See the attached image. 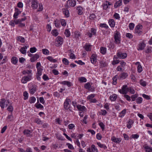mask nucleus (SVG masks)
<instances>
[{
	"mask_svg": "<svg viewBox=\"0 0 152 152\" xmlns=\"http://www.w3.org/2000/svg\"><path fill=\"white\" fill-rule=\"evenodd\" d=\"M47 59L50 61V62H53V63H56L57 62V60L56 59H53L52 56H48L47 57Z\"/></svg>",
	"mask_w": 152,
	"mask_h": 152,
	"instance_id": "31",
	"label": "nucleus"
},
{
	"mask_svg": "<svg viewBox=\"0 0 152 152\" xmlns=\"http://www.w3.org/2000/svg\"><path fill=\"white\" fill-rule=\"evenodd\" d=\"M42 66H41V63L39 62H38L36 64V68L37 72L36 75H41L42 72L43 71Z\"/></svg>",
	"mask_w": 152,
	"mask_h": 152,
	"instance_id": "2",
	"label": "nucleus"
},
{
	"mask_svg": "<svg viewBox=\"0 0 152 152\" xmlns=\"http://www.w3.org/2000/svg\"><path fill=\"white\" fill-rule=\"evenodd\" d=\"M37 50V49L35 47L31 48H30V51L32 53L35 52Z\"/></svg>",
	"mask_w": 152,
	"mask_h": 152,
	"instance_id": "52",
	"label": "nucleus"
},
{
	"mask_svg": "<svg viewBox=\"0 0 152 152\" xmlns=\"http://www.w3.org/2000/svg\"><path fill=\"white\" fill-rule=\"evenodd\" d=\"M78 80L81 83L86 82L87 81V80L86 77H81L78 78Z\"/></svg>",
	"mask_w": 152,
	"mask_h": 152,
	"instance_id": "37",
	"label": "nucleus"
},
{
	"mask_svg": "<svg viewBox=\"0 0 152 152\" xmlns=\"http://www.w3.org/2000/svg\"><path fill=\"white\" fill-rule=\"evenodd\" d=\"M62 11L63 13L65 15L66 17L68 16V15H69V12L68 10L66 9H63L62 10Z\"/></svg>",
	"mask_w": 152,
	"mask_h": 152,
	"instance_id": "43",
	"label": "nucleus"
},
{
	"mask_svg": "<svg viewBox=\"0 0 152 152\" xmlns=\"http://www.w3.org/2000/svg\"><path fill=\"white\" fill-rule=\"evenodd\" d=\"M35 121L38 124H42V121L38 118L35 119Z\"/></svg>",
	"mask_w": 152,
	"mask_h": 152,
	"instance_id": "64",
	"label": "nucleus"
},
{
	"mask_svg": "<svg viewBox=\"0 0 152 152\" xmlns=\"http://www.w3.org/2000/svg\"><path fill=\"white\" fill-rule=\"evenodd\" d=\"M127 111V110L125 109L123 110L119 114L118 116L121 118H122L125 115Z\"/></svg>",
	"mask_w": 152,
	"mask_h": 152,
	"instance_id": "24",
	"label": "nucleus"
},
{
	"mask_svg": "<svg viewBox=\"0 0 152 152\" xmlns=\"http://www.w3.org/2000/svg\"><path fill=\"white\" fill-rule=\"evenodd\" d=\"M134 24L133 23H130L129 24V27L130 30H132L134 29Z\"/></svg>",
	"mask_w": 152,
	"mask_h": 152,
	"instance_id": "51",
	"label": "nucleus"
},
{
	"mask_svg": "<svg viewBox=\"0 0 152 152\" xmlns=\"http://www.w3.org/2000/svg\"><path fill=\"white\" fill-rule=\"evenodd\" d=\"M35 106L38 109H42L43 108V106L40 104H35Z\"/></svg>",
	"mask_w": 152,
	"mask_h": 152,
	"instance_id": "57",
	"label": "nucleus"
},
{
	"mask_svg": "<svg viewBox=\"0 0 152 152\" xmlns=\"http://www.w3.org/2000/svg\"><path fill=\"white\" fill-rule=\"evenodd\" d=\"M96 94H94L89 95L87 97V100H88L89 101H90L92 99H93V98H94Z\"/></svg>",
	"mask_w": 152,
	"mask_h": 152,
	"instance_id": "34",
	"label": "nucleus"
},
{
	"mask_svg": "<svg viewBox=\"0 0 152 152\" xmlns=\"http://www.w3.org/2000/svg\"><path fill=\"white\" fill-rule=\"evenodd\" d=\"M6 100L4 99H2L0 101V106L2 109L4 107Z\"/></svg>",
	"mask_w": 152,
	"mask_h": 152,
	"instance_id": "27",
	"label": "nucleus"
},
{
	"mask_svg": "<svg viewBox=\"0 0 152 152\" xmlns=\"http://www.w3.org/2000/svg\"><path fill=\"white\" fill-rule=\"evenodd\" d=\"M23 96H24V100H26L28 99V93L26 91H25L23 93Z\"/></svg>",
	"mask_w": 152,
	"mask_h": 152,
	"instance_id": "60",
	"label": "nucleus"
},
{
	"mask_svg": "<svg viewBox=\"0 0 152 152\" xmlns=\"http://www.w3.org/2000/svg\"><path fill=\"white\" fill-rule=\"evenodd\" d=\"M28 80V76H26L23 77L21 81L22 83H26Z\"/></svg>",
	"mask_w": 152,
	"mask_h": 152,
	"instance_id": "38",
	"label": "nucleus"
},
{
	"mask_svg": "<svg viewBox=\"0 0 152 152\" xmlns=\"http://www.w3.org/2000/svg\"><path fill=\"white\" fill-rule=\"evenodd\" d=\"M122 3L121 0H119L116 2L114 6L115 8H117L118 7L121 6L122 4Z\"/></svg>",
	"mask_w": 152,
	"mask_h": 152,
	"instance_id": "33",
	"label": "nucleus"
},
{
	"mask_svg": "<svg viewBox=\"0 0 152 152\" xmlns=\"http://www.w3.org/2000/svg\"><path fill=\"white\" fill-rule=\"evenodd\" d=\"M113 17L116 19L119 20L120 18L119 14L116 13H115L114 14Z\"/></svg>",
	"mask_w": 152,
	"mask_h": 152,
	"instance_id": "62",
	"label": "nucleus"
},
{
	"mask_svg": "<svg viewBox=\"0 0 152 152\" xmlns=\"http://www.w3.org/2000/svg\"><path fill=\"white\" fill-rule=\"evenodd\" d=\"M38 3L37 1L33 0L31 3V6L34 9H36L38 6Z\"/></svg>",
	"mask_w": 152,
	"mask_h": 152,
	"instance_id": "21",
	"label": "nucleus"
},
{
	"mask_svg": "<svg viewBox=\"0 0 152 152\" xmlns=\"http://www.w3.org/2000/svg\"><path fill=\"white\" fill-rule=\"evenodd\" d=\"M75 62L81 65H82L85 64V63L82 62V61L80 60H79L78 61H75Z\"/></svg>",
	"mask_w": 152,
	"mask_h": 152,
	"instance_id": "61",
	"label": "nucleus"
},
{
	"mask_svg": "<svg viewBox=\"0 0 152 152\" xmlns=\"http://www.w3.org/2000/svg\"><path fill=\"white\" fill-rule=\"evenodd\" d=\"M99 125L100 127L102 129V131H103L104 129L105 125L102 122H100L99 123Z\"/></svg>",
	"mask_w": 152,
	"mask_h": 152,
	"instance_id": "63",
	"label": "nucleus"
},
{
	"mask_svg": "<svg viewBox=\"0 0 152 152\" xmlns=\"http://www.w3.org/2000/svg\"><path fill=\"white\" fill-rule=\"evenodd\" d=\"M99 26L102 28H104L105 29H107L109 28L108 26L104 23L100 24Z\"/></svg>",
	"mask_w": 152,
	"mask_h": 152,
	"instance_id": "45",
	"label": "nucleus"
},
{
	"mask_svg": "<svg viewBox=\"0 0 152 152\" xmlns=\"http://www.w3.org/2000/svg\"><path fill=\"white\" fill-rule=\"evenodd\" d=\"M110 5L109 2L106 1L103 4V9L104 10H106Z\"/></svg>",
	"mask_w": 152,
	"mask_h": 152,
	"instance_id": "23",
	"label": "nucleus"
},
{
	"mask_svg": "<svg viewBox=\"0 0 152 152\" xmlns=\"http://www.w3.org/2000/svg\"><path fill=\"white\" fill-rule=\"evenodd\" d=\"M144 147L145 149V152L151 151L152 150V148L146 145H144Z\"/></svg>",
	"mask_w": 152,
	"mask_h": 152,
	"instance_id": "29",
	"label": "nucleus"
},
{
	"mask_svg": "<svg viewBox=\"0 0 152 152\" xmlns=\"http://www.w3.org/2000/svg\"><path fill=\"white\" fill-rule=\"evenodd\" d=\"M28 48V46H25L21 48L20 51L23 54H25L26 53V49Z\"/></svg>",
	"mask_w": 152,
	"mask_h": 152,
	"instance_id": "30",
	"label": "nucleus"
},
{
	"mask_svg": "<svg viewBox=\"0 0 152 152\" xmlns=\"http://www.w3.org/2000/svg\"><path fill=\"white\" fill-rule=\"evenodd\" d=\"M97 144L100 148H103L104 149H106L107 148V147L106 145L104 144H102L100 142H97L96 143Z\"/></svg>",
	"mask_w": 152,
	"mask_h": 152,
	"instance_id": "28",
	"label": "nucleus"
},
{
	"mask_svg": "<svg viewBox=\"0 0 152 152\" xmlns=\"http://www.w3.org/2000/svg\"><path fill=\"white\" fill-rule=\"evenodd\" d=\"M73 37L76 39H78L80 36V33L78 31H75L74 32L73 35Z\"/></svg>",
	"mask_w": 152,
	"mask_h": 152,
	"instance_id": "18",
	"label": "nucleus"
},
{
	"mask_svg": "<svg viewBox=\"0 0 152 152\" xmlns=\"http://www.w3.org/2000/svg\"><path fill=\"white\" fill-rule=\"evenodd\" d=\"M77 108L80 112L85 113L87 110V108L85 106L80 104H78L77 105Z\"/></svg>",
	"mask_w": 152,
	"mask_h": 152,
	"instance_id": "7",
	"label": "nucleus"
},
{
	"mask_svg": "<svg viewBox=\"0 0 152 152\" xmlns=\"http://www.w3.org/2000/svg\"><path fill=\"white\" fill-rule=\"evenodd\" d=\"M134 121L131 119H129L127 124V127L129 129H130L132 127V125L134 123Z\"/></svg>",
	"mask_w": 152,
	"mask_h": 152,
	"instance_id": "26",
	"label": "nucleus"
},
{
	"mask_svg": "<svg viewBox=\"0 0 152 152\" xmlns=\"http://www.w3.org/2000/svg\"><path fill=\"white\" fill-rule=\"evenodd\" d=\"M118 91L121 94H125L129 91V88L127 85H124L121 89H119Z\"/></svg>",
	"mask_w": 152,
	"mask_h": 152,
	"instance_id": "5",
	"label": "nucleus"
},
{
	"mask_svg": "<svg viewBox=\"0 0 152 152\" xmlns=\"http://www.w3.org/2000/svg\"><path fill=\"white\" fill-rule=\"evenodd\" d=\"M12 62L13 64H16L18 62L17 58L15 57H13L12 58Z\"/></svg>",
	"mask_w": 152,
	"mask_h": 152,
	"instance_id": "54",
	"label": "nucleus"
},
{
	"mask_svg": "<svg viewBox=\"0 0 152 152\" xmlns=\"http://www.w3.org/2000/svg\"><path fill=\"white\" fill-rule=\"evenodd\" d=\"M91 62L93 64H95L96 62V55L95 54H93L91 56Z\"/></svg>",
	"mask_w": 152,
	"mask_h": 152,
	"instance_id": "16",
	"label": "nucleus"
},
{
	"mask_svg": "<svg viewBox=\"0 0 152 152\" xmlns=\"http://www.w3.org/2000/svg\"><path fill=\"white\" fill-rule=\"evenodd\" d=\"M60 21L56 19L54 21V23L56 27L58 28L60 26Z\"/></svg>",
	"mask_w": 152,
	"mask_h": 152,
	"instance_id": "32",
	"label": "nucleus"
},
{
	"mask_svg": "<svg viewBox=\"0 0 152 152\" xmlns=\"http://www.w3.org/2000/svg\"><path fill=\"white\" fill-rule=\"evenodd\" d=\"M100 52L103 54H104L106 52V48L104 47H101L100 48Z\"/></svg>",
	"mask_w": 152,
	"mask_h": 152,
	"instance_id": "41",
	"label": "nucleus"
},
{
	"mask_svg": "<svg viewBox=\"0 0 152 152\" xmlns=\"http://www.w3.org/2000/svg\"><path fill=\"white\" fill-rule=\"evenodd\" d=\"M118 76L117 75H115L114 77L113 78V81L112 82V84L114 85H115L116 84V81L117 80V78Z\"/></svg>",
	"mask_w": 152,
	"mask_h": 152,
	"instance_id": "42",
	"label": "nucleus"
},
{
	"mask_svg": "<svg viewBox=\"0 0 152 152\" xmlns=\"http://www.w3.org/2000/svg\"><path fill=\"white\" fill-rule=\"evenodd\" d=\"M84 88L88 90L93 91H94V88L91 87V85L90 83L88 82L86 83L84 86Z\"/></svg>",
	"mask_w": 152,
	"mask_h": 152,
	"instance_id": "13",
	"label": "nucleus"
},
{
	"mask_svg": "<svg viewBox=\"0 0 152 152\" xmlns=\"http://www.w3.org/2000/svg\"><path fill=\"white\" fill-rule=\"evenodd\" d=\"M52 34L55 37L57 36L58 34V33L56 30H53L51 32Z\"/></svg>",
	"mask_w": 152,
	"mask_h": 152,
	"instance_id": "48",
	"label": "nucleus"
},
{
	"mask_svg": "<svg viewBox=\"0 0 152 152\" xmlns=\"http://www.w3.org/2000/svg\"><path fill=\"white\" fill-rule=\"evenodd\" d=\"M63 63L65 65H68L69 64V61L66 58H64L62 59Z\"/></svg>",
	"mask_w": 152,
	"mask_h": 152,
	"instance_id": "46",
	"label": "nucleus"
},
{
	"mask_svg": "<svg viewBox=\"0 0 152 152\" xmlns=\"http://www.w3.org/2000/svg\"><path fill=\"white\" fill-rule=\"evenodd\" d=\"M100 66L102 67H105L107 66V64L104 61H101L100 62Z\"/></svg>",
	"mask_w": 152,
	"mask_h": 152,
	"instance_id": "55",
	"label": "nucleus"
},
{
	"mask_svg": "<svg viewBox=\"0 0 152 152\" xmlns=\"http://www.w3.org/2000/svg\"><path fill=\"white\" fill-rule=\"evenodd\" d=\"M111 139L112 141L117 143H119L121 141L120 138H117L114 136L112 137Z\"/></svg>",
	"mask_w": 152,
	"mask_h": 152,
	"instance_id": "14",
	"label": "nucleus"
},
{
	"mask_svg": "<svg viewBox=\"0 0 152 152\" xmlns=\"http://www.w3.org/2000/svg\"><path fill=\"white\" fill-rule=\"evenodd\" d=\"M142 26L141 25L138 24L137 25L135 28V33L137 34L138 35H140L142 34Z\"/></svg>",
	"mask_w": 152,
	"mask_h": 152,
	"instance_id": "4",
	"label": "nucleus"
},
{
	"mask_svg": "<svg viewBox=\"0 0 152 152\" xmlns=\"http://www.w3.org/2000/svg\"><path fill=\"white\" fill-rule=\"evenodd\" d=\"M15 12L14 14L13 17L14 18L16 19L18 18V16L21 13V12L18 8H15Z\"/></svg>",
	"mask_w": 152,
	"mask_h": 152,
	"instance_id": "19",
	"label": "nucleus"
},
{
	"mask_svg": "<svg viewBox=\"0 0 152 152\" xmlns=\"http://www.w3.org/2000/svg\"><path fill=\"white\" fill-rule=\"evenodd\" d=\"M42 53L44 54L48 55L49 54V50L46 49H44L42 50Z\"/></svg>",
	"mask_w": 152,
	"mask_h": 152,
	"instance_id": "59",
	"label": "nucleus"
},
{
	"mask_svg": "<svg viewBox=\"0 0 152 152\" xmlns=\"http://www.w3.org/2000/svg\"><path fill=\"white\" fill-rule=\"evenodd\" d=\"M36 100V98L34 96H32L30 98L29 102L31 104L35 102Z\"/></svg>",
	"mask_w": 152,
	"mask_h": 152,
	"instance_id": "44",
	"label": "nucleus"
},
{
	"mask_svg": "<svg viewBox=\"0 0 152 152\" xmlns=\"http://www.w3.org/2000/svg\"><path fill=\"white\" fill-rule=\"evenodd\" d=\"M142 98L141 97H139L136 99V102L137 104H140L142 101Z\"/></svg>",
	"mask_w": 152,
	"mask_h": 152,
	"instance_id": "53",
	"label": "nucleus"
},
{
	"mask_svg": "<svg viewBox=\"0 0 152 152\" xmlns=\"http://www.w3.org/2000/svg\"><path fill=\"white\" fill-rule=\"evenodd\" d=\"M136 65H138L137 67V72L139 73H141L142 71V68L139 62H137L135 63Z\"/></svg>",
	"mask_w": 152,
	"mask_h": 152,
	"instance_id": "17",
	"label": "nucleus"
},
{
	"mask_svg": "<svg viewBox=\"0 0 152 152\" xmlns=\"http://www.w3.org/2000/svg\"><path fill=\"white\" fill-rule=\"evenodd\" d=\"M114 38L115 43L119 44L120 42V33L116 31L114 34Z\"/></svg>",
	"mask_w": 152,
	"mask_h": 152,
	"instance_id": "3",
	"label": "nucleus"
},
{
	"mask_svg": "<svg viewBox=\"0 0 152 152\" xmlns=\"http://www.w3.org/2000/svg\"><path fill=\"white\" fill-rule=\"evenodd\" d=\"M96 16L94 13H91L89 16V19L93 20H94L96 18Z\"/></svg>",
	"mask_w": 152,
	"mask_h": 152,
	"instance_id": "39",
	"label": "nucleus"
},
{
	"mask_svg": "<svg viewBox=\"0 0 152 152\" xmlns=\"http://www.w3.org/2000/svg\"><path fill=\"white\" fill-rule=\"evenodd\" d=\"M66 145L68 146L69 149L71 150H73L74 149V148L72 144L68 143H66Z\"/></svg>",
	"mask_w": 152,
	"mask_h": 152,
	"instance_id": "58",
	"label": "nucleus"
},
{
	"mask_svg": "<svg viewBox=\"0 0 152 152\" xmlns=\"http://www.w3.org/2000/svg\"><path fill=\"white\" fill-rule=\"evenodd\" d=\"M76 4V0H68L66 2L65 6L66 8L68 9L70 7H75Z\"/></svg>",
	"mask_w": 152,
	"mask_h": 152,
	"instance_id": "1",
	"label": "nucleus"
},
{
	"mask_svg": "<svg viewBox=\"0 0 152 152\" xmlns=\"http://www.w3.org/2000/svg\"><path fill=\"white\" fill-rule=\"evenodd\" d=\"M87 152H98V150L94 145H91V148H89L87 149Z\"/></svg>",
	"mask_w": 152,
	"mask_h": 152,
	"instance_id": "8",
	"label": "nucleus"
},
{
	"mask_svg": "<svg viewBox=\"0 0 152 152\" xmlns=\"http://www.w3.org/2000/svg\"><path fill=\"white\" fill-rule=\"evenodd\" d=\"M138 95L137 94H135L132 95L131 96V98L132 99V101H134L135 100V99L138 97Z\"/></svg>",
	"mask_w": 152,
	"mask_h": 152,
	"instance_id": "56",
	"label": "nucleus"
},
{
	"mask_svg": "<svg viewBox=\"0 0 152 152\" xmlns=\"http://www.w3.org/2000/svg\"><path fill=\"white\" fill-rule=\"evenodd\" d=\"M127 76V73H123L119 75L118 78L120 80H122L125 79Z\"/></svg>",
	"mask_w": 152,
	"mask_h": 152,
	"instance_id": "15",
	"label": "nucleus"
},
{
	"mask_svg": "<svg viewBox=\"0 0 152 152\" xmlns=\"http://www.w3.org/2000/svg\"><path fill=\"white\" fill-rule=\"evenodd\" d=\"M96 29L92 28L90 32H88L87 34V35L89 37H91L93 35H96Z\"/></svg>",
	"mask_w": 152,
	"mask_h": 152,
	"instance_id": "11",
	"label": "nucleus"
},
{
	"mask_svg": "<svg viewBox=\"0 0 152 152\" xmlns=\"http://www.w3.org/2000/svg\"><path fill=\"white\" fill-rule=\"evenodd\" d=\"M64 34L66 37H69L70 35V32L68 29L65 30Z\"/></svg>",
	"mask_w": 152,
	"mask_h": 152,
	"instance_id": "47",
	"label": "nucleus"
},
{
	"mask_svg": "<svg viewBox=\"0 0 152 152\" xmlns=\"http://www.w3.org/2000/svg\"><path fill=\"white\" fill-rule=\"evenodd\" d=\"M77 11L78 14L79 15H81L83 13L82 8L80 6H78L77 8Z\"/></svg>",
	"mask_w": 152,
	"mask_h": 152,
	"instance_id": "36",
	"label": "nucleus"
},
{
	"mask_svg": "<svg viewBox=\"0 0 152 152\" xmlns=\"http://www.w3.org/2000/svg\"><path fill=\"white\" fill-rule=\"evenodd\" d=\"M145 47V44L143 42H141L138 44L137 47V49L138 50H141L144 49Z\"/></svg>",
	"mask_w": 152,
	"mask_h": 152,
	"instance_id": "9",
	"label": "nucleus"
},
{
	"mask_svg": "<svg viewBox=\"0 0 152 152\" xmlns=\"http://www.w3.org/2000/svg\"><path fill=\"white\" fill-rule=\"evenodd\" d=\"M139 137V136L138 134H133L130 137V139L133 138L134 139H138Z\"/></svg>",
	"mask_w": 152,
	"mask_h": 152,
	"instance_id": "50",
	"label": "nucleus"
},
{
	"mask_svg": "<svg viewBox=\"0 0 152 152\" xmlns=\"http://www.w3.org/2000/svg\"><path fill=\"white\" fill-rule=\"evenodd\" d=\"M118 57L120 58L124 59L127 57V54L125 53H123L121 52H119L117 53Z\"/></svg>",
	"mask_w": 152,
	"mask_h": 152,
	"instance_id": "12",
	"label": "nucleus"
},
{
	"mask_svg": "<svg viewBox=\"0 0 152 152\" xmlns=\"http://www.w3.org/2000/svg\"><path fill=\"white\" fill-rule=\"evenodd\" d=\"M39 57V56L37 54H35L30 58V61L31 62H34L36 61Z\"/></svg>",
	"mask_w": 152,
	"mask_h": 152,
	"instance_id": "22",
	"label": "nucleus"
},
{
	"mask_svg": "<svg viewBox=\"0 0 152 152\" xmlns=\"http://www.w3.org/2000/svg\"><path fill=\"white\" fill-rule=\"evenodd\" d=\"M91 45L88 44H86L84 46L85 50L87 51H91Z\"/></svg>",
	"mask_w": 152,
	"mask_h": 152,
	"instance_id": "25",
	"label": "nucleus"
},
{
	"mask_svg": "<svg viewBox=\"0 0 152 152\" xmlns=\"http://www.w3.org/2000/svg\"><path fill=\"white\" fill-rule=\"evenodd\" d=\"M71 102L70 100L69 99L66 98L64 103V107L65 109H68L69 108V103Z\"/></svg>",
	"mask_w": 152,
	"mask_h": 152,
	"instance_id": "10",
	"label": "nucleus"
},
{
	"mask_svg": "<svg viewBox=\"0 0 152 152\" xmlns=\"http://www.w3.org/2000/svg\"><path fill=\"white\" fill-rule=\"evenodd\" d=\"M108 23L109 25L111 28H113L115 25V22L114 20L112 19H110L109 20Z\"/></svg>",
	"mask_w": 152,
	"mask_h": 152,
	"instance_id": "20",
	"label": "nucleus"
},
{
	"mask_svg": "<svg viewBox=\"0 0 152 152\" xmlns=\"http://www.w3.org/2000/svg\"><path fill=\"white\" fill-rule=\"evenodd\" d=\"M116 58V57H115V56H114L113 58V60L112 62V64L113 65H115V64H118L119 63V61L118 60H115V59Z\"/></svg>",
	"mask_w": 152,
	"mask_h": 152,
	"instance_id": "35",
	"label": "nucleus"
},
{
	"mask_svg": "<svg viewBox=\"0 0 152 152\" xmlns=\"http://www.w3.org/2000/svg\"><path fill=\"white\" fill-rule=\"evenodd\" d=\"M110 98L112 101H115L116 99L117 95L115 94H113L110 96Z\"/></svg>",
	"mask_w": 152,
	"mask_h": 152,
	"instance_id": "40",
	"label": "nucleus"
},
{
	"mask_svg": "<svg viewBox=\"0 0 152 152\" xmlns=\"http://www.w3.org/2000/svg\"><path fill=\"white\" fill-rule=\"evenodd\" d=\"M18 41L21 42L23 43L25 42V39L23 37H22L19 36L17 39Z\"/></svg>",
	"mask_w": 152,
	"mask_h": 152,
	"instance_id": "49",
	"label": "nucleus"
},
{
	"mask_svg": "<svg viewBox=\"0 0 152 152\" xmlns=\"http://www.w3.org/2000/svg\"><path fill=\"white\" fill-rule=\"evenodd\" d=\"M63 39L61 37L58 36L56 39V44L57 46H59L63 43Z\"/></svg>",
	"mask_w": 152,
	"mask_h": 152,
	"instance_id": "6",
	"label": "nucleus"
}]
</instances>
